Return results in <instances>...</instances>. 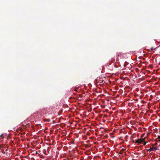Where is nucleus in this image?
Returning <instances> with one entry per match:
<instances>
[{
    "mask_svg": "<svg viewBox=\"0 0 160 160\" xmlns=\"http://www.w3.org/2000/svg\"><path fill=\"white\" fill-rule=\"evenodd\" d=\"M144 139H140L136 141V142L138 143L139 144L141 143L142 142H144Z\"/></svg>",
    "mask_w": 160,
    "mask_h": 160,
    "instance_id": "obj_1",
    "label": "nucleus"
},
{
    "mask_svg": "<svg viewBox=\"0 0 160 160\" xmlns=\"http://www.w3.org/2000/svg\"><path fill=\"white\" fill-rule=\"evenodd\" d=\"M157 148L156 147H153L150 148L149 149H148V151L149 152H151L153 151H155L157 150Z\"/></svg>",
    "mask_w": 160,
    "mask_h": 160,
    "instance_id": "obj_2",
    "label": "nucleus"
},
{
    "mask_svg": "<svg viewBox=\"0 0 160 160\" xmlns=\"http://www.w3.org/2000/svg\"><path fill=\"white\" fill-rule=\"evenodd\" d=\"M147 143V142H144V143L143 144V145H145Z\"/></svg>",
    "mask_w": 160,
    "mask_h": 160,
    "instance_id": "obj_3",
    "label": "nucleus"
}]
</instances>
